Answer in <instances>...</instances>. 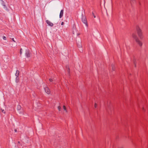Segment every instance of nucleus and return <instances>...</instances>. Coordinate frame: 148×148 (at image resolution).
I'll list each match as a JSON object with an SVG mask.
<instances>
[{"mask_svg":"<svg viewBox=\"0 0 148 148\" xmlns=\"http://www.w3.org/2000/svg\"><path fill=\"white\" fill-rule=\"evenodd\" d=\"M132 37L134 39L136 42L140 46H141L142 45L143 43L138 38L137 35L135 33H132L131 35Z\"/></svg>","mask_w":148,"mask_h":148,"instance_id":"nucleus-1","label":"nucleus"},{"mask_svg":"<svg viewBox=\"0 0 148 148\" xmlns=\"http://www.w3.org/2000/svg\"><path fill=\"white\" fill-rule=\"evenodd\" d=\"M136 30L138 34L142 33L141 29L139 27L138 25L136 26Z\"/></svg>","mask_w":148,"mask_h":148,"instance_id":"nucleus-2","label":"nucleus"},{"mask_svg":"<svg viewBox=\"0 0 148 148\" xmlns=\"http://www.w3.org/2000/svg\"><path fill=\"white\" fill-rule=\"evenodd\" d=\"M45 92L48 94H49L50 93L51 91L48 87H46L45 88Z\"/></svg>","mask_w":148,"mask_h":148,"instance_id":"nucleus-3","label":"nucleus"},{"mask_svg":"<svg viewBox=\"0 0 148 148\" xmlns=\"http://www.w3.org/2000/svg\"><path fill=\"white\" fill-rule=\"evenodd\" d=\"M82 21L87 26H88V24L87 23V21H86V18L85 17H83L82 18Z\"/></svg>","mask_w":148,"mask_h":148,"instance_id":"nucleus-4","label":"nucleus"},{"mask_svg":"<svg viewBox=\"0 0 148 148\" xmlns=\"http://www.w3.org/2000/svg\"><path fill=\"white\" fill-rule=\"evenodd\" d=\"M46 22L47 23L49 26H52L53 25V24L50 21L48 20H47L46 21Z\"/></svg>","mask_w":148,"mask_h":148,"instance_id":"nucleus-5","label":"nucleus"},{"mask_svg":"<svg viewBox=\"0 0 148 148\" xmlns=\"http://www.w3.org/2000/svg\"><path fill=\"white\" fill-rule=\"evenodd\" d=\"M25 55L28 58H29L30 57V53L28 51L26 52L25 53Z\"/></svg>","mask_w":148,"mask_h":148,"instance_id":"nucleus-6","label":"nucleus"},{"mask_svg":"<svg viewBox=\"0 0 148 148\" xmlns=\"http://www.w3.org/2000/svg\"><path fill=\"white\" fill-rule=\"evenodd\" d=\"M64 13V10H62L60 12V18L63 15Z\"/></svg>","mask_w":148,"mask_h":148,"instance_id":"nucleus-7","label":"nucleus"},{"mask_svg":"<svg viewBox=\"0 0 148 148\" xmlns=\"http://www.w3.org/2000/svg\"><path fill=\"white\" fill-rule=\"evenodd\" d=\"M138 35L140 39H142L143 38V36L142 33L138 34Z\"/></svg>","mask_w":148,"mask_h":148,"instance_id":"nucleus-8","label":"nucleus"},{"mask_svg":"<svg viewBox=\"0 0 148 148\" xmlns=\"http://www.w3.org/2000/svg\"><path fill=\"white\" fill-rule=\"evenodd\" d=\"M19 75V71L18 70H17L15 74V75L17 77H18Z\"/></svg>","mask_w":148,"mask_h":148,"instance_id":"nucleus-9","label":"nucleus"},{"mask_svg":"<svg viewBox=\"0 0 148 148\" xmlns=\"http://www.w3.org/2000/svg\"><path fill=\"white\" fill-rule=\"evenodd\" d=\"M112 71H114L115 69V67L113 64H112Z\"/></svg>","mask_w":148,"mask_h":148,"instance_id":"nucleus-10","label":"nucleus"},{"mask_svg":"<svg viewBox=\"0 0 148 148\" xmlns=\"http://www.w3.org/2000/svg\"><path fill=\"white\" fill-rule=\"evenodd\" d=\"M66 67L67 69L68 73V74L69 73L70 71H69V66H66Z\"/></svg>","mask_w":148,"mask_h":148,"instance_id":"nucleus-11","label":"nucleus"},{"mask_svg":"<svg viewBox=\"0 0 148 148\" xmlns=\"http://www.w3.org/2000/svg\"><path fill=\"white\" fill-rule=\"evenodd\" d=\"M63 108L64 110L66 112H67V111L66 110V106H63Z\"/></svg>","mask_w":148,"mask_h":148,"instance_id":"nucleus-12","label":"nucleus"},{"mask_svg":"<svg viewBox=\"0 0 148 148\" xmlns=\"http://www.w3.org/2000/svg\"><path fill=\"white\" fill-rule=\"evenodd\" d=\"M135 1V0H130V1L131 4L134 3Z\"/></svg>","mask_w":148,"mask_h":148,"instance_id":"nucleus-13","label":"nucleus"},{"mask_svg":"<svg viewBox=\"0 0 148 148\" xmlns=\"http://www.w3.org/2000/svg\"><path fill=\"white\" fill-rule=\"evenodd\" d=\"M3 38L4 40H6V39H7L6 37L4 36H3Z\"/></svg>","mask_w":148,"mask_h":148,"instance_id":"nucleus-14","label":"nucleus"},{"mask_svg":"<svg viewBox=\"0 0 148 148\" xmlns=\"http://www.w3.org/2000/svg\"><path fill=\"white\" fill-rule=\"evenodd\" d=\"M21 107L20 106L18 105V110H20L21 109Z\"/></svg>","mask_w":148,"mask_h":148,"instance_id":"nucleus-15","label":"nucleus"},{"mask_svg":"<svg viewBox=\"0 0 148 148\" xmlns=\"http://www.w3.org/2000/svg\"><path fill=\"white\" fill-rule=\"evenodd\" d=\"M58 110L59 111H60V110H61V107H60V106H58Z\"/></svg>","mask_w":148,"mask_h":148,"instance_id":"nucleus-16","label":"nucleus"},{"mask_svg":"<svg viewBox=\"0 0 148 148\" xmlns=\"http://www.w3.org/2000/svg\"><path fill=\"white\" fill-rule=\"evenodd\" d=\"M16 82H18V77H16Z\"/></svg>","mask_w":148,"mask_h":148,"instance_id":"nucleus-17","label":"nucleus"},{"mask_svg":"<svg viewBox=\"0 0 148 148\" xmlns=\"http://www.w3.org/2000/svg\"><path fill=\"white\" fill-rule=\"evenodd\" d=\"M97 106V104L96 103H95L94 105V107L95 108H96Z\"/></svg>","mask_w":148,"mask_h":148,"instance_id":"nucleus-18","label":"nucleus"},{"mask_svg":"<svg viewBox=\"0 0 148 148\" xmlns=\"http://www.w3.org/2000/svg\"><path fill=\"white\" fill-rule=\"evenodd\" d=\"M22 49L21 48L20 49V55H21L22 53Z\"/></svg>","mask_w":148,"mask_h":148,"instance_id":"nucleus-19","label":"nucleus"},{"mask_svg":"<svg viewBox=\"0 0 148 148\" xmlns=\"http://www.w3.org/2000/svg\"><path fill=\"white\" fill-rule=\"evenodd\" d=\"M1 111H2V112L3 113H5V111L4 110H2V109H1Z\"/></svg>","mask_w":148,"mask_h":148,"instance_id":"nucleus-20","label":"nucleus"},{"mask_svg":"<svg viewBox=\"0 0 148 148\" xmlns=\"http://www.w3.org/2000/svg\"><path fill=\"white\" fill-rule=\"evenodd\" d=\"M49 80L51 82L53 81V79L51 78L49 79Z\"/></svg>","mask_w":148,"mask_h":148,"instance_id":"nucleus-21","label":"nucleus"},{"mask_svg":"<svg viewBox=\"0 0 148 148\" xmlns=\"http://www.w3.org/2000/svg\"><path fill=\"white\" fill-rule=\"evenodd\" d=\"M92 14H93V16H94V18H95L96 17V16L94 14V13L93 12H92Z\"/></svg>","mask_w":148,"mask_h":148,"instance_id":"nucleus-22","label":"nucleus"},{"mask_svg":"<svg viewBox=\"0 0 148 148\" xmlns=\"http://www.w3.org/2000/svg\"><path fill=\"white\" fill-rule=\"evenodd\" d=\"M12 40H13V41H14V42H16V41L14 40V38H12Z\"/></svg>","mask_w":148,"mask_h":148,"instance_id":"nucleus-23","label":"nucleus"},{"mask_svg":"<svg viewBox=\"0 0 148 148\" xmlns=\"http://www.w3.org/2000/svg\"><path fill=\"white\" fill-rule=\"evenodd\" d=\"M64 22H62V23H61V25H63L64 24Z\"/></svg>","mask_w":148,"mask_h":148,"instance_id":"nucleus-24","label":"nucleus"},{"mask_svg":"<svg viewBox=\"0 0 148 148\" xmlns=\"http://www.w3.org/2000/svg\"><path fill=\"white\" fill-rule=\"evenodd\" d=\"M78 47H81V46L80 45H79L78 46Z\"/></svg>","mask_w":148,"mask_h":148,"instance_id":"nucleus-25","label":"nucleus"},{"mask_svg":"<svg viewBox=\"0 0 148 148\" xmlns=\"http://www.w3.org/2000/svg\"><path fill=\"white\" fill-rule=\"evenodd\" d=\"M16 131H17L16 130H15V132H16Z\"/></svg>","mask_w":148,"mask_h":148,"instance_id":"nucleus-26","label":"nucleus"},{"mask_svg":"<svg viewBox=\"0 0 148 148\" xmlns=\"http://www.w3.org/2000/svg\"><path fill=\"white\" fill-rule=\"evenodd\" d=\"M118 148H123V147H119Z\"/></svg>","mask_w":148,"mask_h":148,"instance_id":"nucleus-27","label":"nucleus"}]
</instances>
